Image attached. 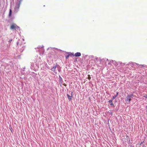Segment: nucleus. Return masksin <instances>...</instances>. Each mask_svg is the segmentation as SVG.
<instances>
[{
    "label": "nucleus",
    "mask_w": 147,
    "mask_h": 147,
    "mask_svg": "<svg viewBox=\"0 0 147 147\" xmlns=\"http://www.w3.org/2000/svg\"><path fill=\"white\" fill-rule=\"evenodd\" d=\"M134 96V95L133 94L128 95L125 98V102L127 104L129 103L132 100V98Z\"/></svg>",
    "instance_id": "f257e3e1"
},
{
    "label": "nucleus",
    "mask_w": 147,
    "mask_h": 147,
    "mask_svg": "<svg viewBox=\"0 0 147 147\" xmlns=\"http://www.w3.org/2000/svg\"><path fill=\"white\" fill-rule=\"evenodd\" d=\"M22 1V0H17V2L16 3V5L14 8L15 11L16 12H17L18 11Z\"/></svg>",
    "instance_id": "f03ea898"
},
{
    "label": "nucleus",
    "mask_w": 147,
    "mask_h": 147,
    "mask_svg": "<svg viewBox=\"0 0 147 147\" xmlns=\"http://www.w3.org/2000/svg\"><path fill=\"white\" fill-rule=\"evenodd\" d=\"M10 29L11 30H18L20 29V27L17 26L15 24H12L11 26Z\"/></svg>",
    "instance_id": "7ed1b4c3"
},
{
    "label": "nucleus",
    "mask_w": 147,
    "mask_h": 147,
    "mask_svg": "<svg viewBox=\"0 0 147 147\" xmlns=\"http://www.w3.org/2000/svg\"><path fill=\"white\" fill-rule=\"evenodd\" d=\"M59 66L58 65H55L53 66V67L51 69V70L53 71V72L56 73V69L57 68L58 70V67H59Z\"/></svg>",
    "instance_id": "20e7f679"
},
{
    "label": "nucleus",
    "mask_w": 147,
    "mask_h": 147,
    "mask_svg": "<svg viewBox=\"0 0 147 147\" xmlns=\"http://www.w3.org/2000/svg\"><path fill=\"white\" fill-rule=\"evenodd\" d=\"M71 96L69 95L68 94H67V96L69 100H70L72 99L71 97L73 96L72 92H71Z\"/></svg>",
    "instance_id": "39448f33"
},
{
    "label": "nucleus",
    "mask_w": 147,
    "mask_h": 147,
    "mask_svg": "<svg viewBox=\"0 0 147 147\" xmlns=\"http://www.w3.org/2000/svg\"><path fill=\"white\" fill-rule=\"evenodd\" d=\"M81 55V54L80 53L77 52L75 53L74 56L76 57H79Z\"/></svg>",
    "instance_id": "423d86ee"
},
{
    "label": "nucleus",
    "mask_w": 147,
    "mask_h": 147,
    "mask_svg": "<svg viewBox=\"0 0 147 147\" xmlns=\"http://www.w3.org/2000/svg\"><path fill=\"white\" fill-rule=\"evenodd\" d=\"M12 14V10L11 9H10L9 10V17H10L11 16Z\"/></svg>",
    "instance_id": "0eeeda50"
},
{
    "label": "nucleus",
    "mask_w": 147,
    "mask_h": 147,
    "mask_svg": "<svg viewBox=\"0 0 147 147\" xmlns=\"http://www.w3.org/2000/svg\"><path fill=\"white\" fill-rule=\"evenodd\" d=\"M113 100L112 99V100H109L108 102H109V103H111V104H110V105H113V103L112 102V101H113Z\"/></svg>",
    "instance_id": "6e6552de"
},
{
    "label": "nucleus",
    "mask_w": 147,
    "mask_h": 147,
    "mask_svg": "<svg viewBox=\"0 0 147 147\" xmlns=\"http://www.w3.org/2000/svg\"><path fill=\"white\" fill-rule=\"evenodd\" d=\"M118 94H119V92H117V94L116 95H115V96H113L112 99V100H114L115 99V98L117 97V95Z\"/></svg>",
    "instance_id": "1a4fd4ad"
},
{
    "label": "nucleus",
    "mask_w": 147,
    "mask_h": 147,
    "mask_svg": "<svg viewBox=\"0 0 147 147\" xmlns=\"http://www.w3.org/2000/svg\"><path fill=\"white\" fill-rule=\"evenodd\" d=\"M71 55L73 56H74V55L73 54H71L68 55L66 57V59H67L69 56H71Z\"/></svg>",
    "instance_id": "9d476101"
},
{
    "label": "nucleus",
    "mask_w": 147,
    "mask_h": 147,
    "mask_svg": "<svg viewBox=\"0 0 147 147\" xmlns=\"http://www.w3.org/2000/svg\"><path fill=\"white\" fill-rule=\"evenodd\" d=\"M43 47V46H42V47H41L40 46H38V47L36 48H35V49H36L37 48V49H40V48H42V47Z\"/></svg>",
    "instance_id": "9b49d317"
},
{
    "label": "nucleus",
    "mask_w": 147,
    "mask_h": 147,
    "mask_svg": "<svg viewBox=\"0 0 147 147\" xmlns=\"http://www.w3.org/2000/svg\"><path fill=\"white\" fill-rule=\"evenodd\" d=\"M143 97H144V98H143V99H147V95H146L144 96H143Z\"/></svg>",
    "instance_id": "f8f14e48"
},
{
    "label": "nucleus",
    "mask_w": 147,
    "mask_h": 147,
    "mask_svg": "<svg viewBox=\"0 0 147 147\" xmlns=\"http://www.w3.org/2000/svg\"><path fill=\"white\" fill-rule=\"evenodd\" d=\"M88 79L89 80H90V79H91V77L90 76V75H88Z\"/></svg>",
    "instance_id": "ddd939ff"
},
{
    "label": "nucleus",
    "mask_w": 147,
    "mask_h": 147,
    "mask_svg": "<svg viewBox=\"0 0 147 147\" xmlns=\"http://www.w3.org/2000/svg\"><path fill=\"white\" fill-rule=\"evenodd\" d=\"M12 39L9 40V41H8V42H11V41H12Z\"/></svg>",
    "instance_id": "4468645a"
},
{
    "label": "nucleus",
    "mask_w": 147,
    "mask_h": 147,
    "mask_svg": "<svg viewBox=\"0 0 147 147\" xmlns=\"http://www.w3.org/2000/svg\"><path fill=\"white\" fill-rule=\"evenodd\" d=\"M59 79L61 81V80L62 79L61 77L59 76Z\"/></svg>",
    "instance_id": "2eb2a0df"
},
{
    "label": "nucleus",
    "mask_w": 147,
    "mask_h": 147,
    "mask_svg": "<svg viewBox=\"0 0 147 147\" xmlns=\"http://www.w3.org/2000/svg\"><path fill=\"white\" fill-rule=\"evenodd\" d=\"M18 43H19L18 42H17V45H18Z\"/></svg>",
    "instance_id": "dca6fc26"
},
{
    "label": "nucleus",
    "mask_w": 147,
    "mask_h": 147,
    "mask_svg": "<svg viewBox=\"0 0 147 147\" xmlns=\"http://www.w3.org/2000/svg\"><path fill=\"white\" fill-rule=\"evenodd\" d=\"M56 50L58 51H60V50H57V49H56Z\"/></svg>",
    "instance_id": "f3484780"
},
{
    "label": "nucleus",
    "mask_w": 147,
    "mask_h": 147,
    "mask_svg": "<svg viewBox=\"0 0 147 147\" xmlns=\"http://www.w3.org/2000/svg\"><path fill=\"white\" fill-rule=\"evenodd\" d=\"M65 86H66V85L65 84Z\"/></svg>",
    "instance_id": "a211bd4d"
},
{
    "label": "nucleus",
    "mask_w": 147,
    "mask_h": 147,
    "mask_svg": "<svg viewBox=\"0 0 147 147\" xmlns=\"http://www.w3.org/2000/svg\"><path fill=\"white\" fill-rule=\"evenodd\" d=\"M58 70V71H59V70Z\"/></svg>",
    "instance_id": "6ab92c4d"
}]
</instances>
